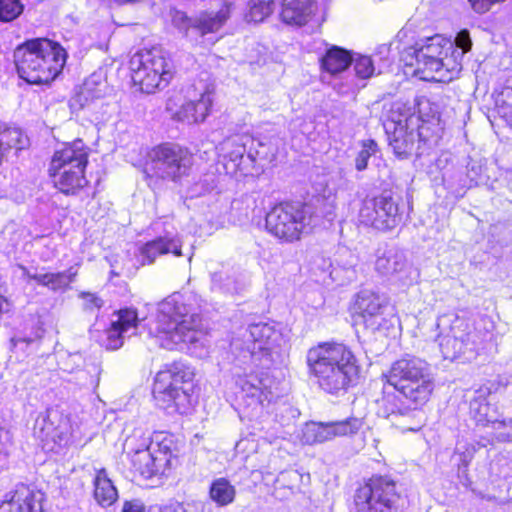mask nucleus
<instances>
[{"label":"nucleus","instance_id":"obj_25","mask_svg":"<svg viewBox=\"0 0 512 512\" xmlns=\"http://www.w3.org/2000/svg\"><path fill=\"white\" fill-rule=\"evenodd\" d=\"M255 143L257 147H264L266 145L249 135H236L221 144V151L224 153L225 158H228L236 167H239L245 153H247V157L252 161L257 156L265 155V153L256 148Z\"/></svg>","mask_w":512,"mask_h":512},{"label":"nucleus","instance_id":"obj_23","mask_svg":"<svg viewBox=\"0 0 512 512\" xmlns=\"http://www.w3.org/2000/svg\"><path fill=\"white\" fill-rule=\"evenodd\" d=\"M159 446L160 443L158 442H150L147 445L144 440L140 447L134 449L133 439L129 438L124 444V449L130 455L134 469L143 477L150 478L158 472L163 460L159 455H156V447Z\"/></svg>","mask_w":512,"mask_h":512},{"label":"nucleus","instance_id":"obj_10","mask_svg":"<svg viewBox=\"0 0 512 512\" xmlns=\"http://www.w3.org/2000/svg\"><path fill=\"white\" fill-rule=\"evenodd\" d=\"M131 78L147 94L163 89L174 74V66L161 50L153 48L135 53L130 59Z\"/></svg>","mask_w":512,"mask_h":512},{"label":"nucleus","instance_id":"obj_7","mask_svg":"<svg viewBox=\"0 0 512 512\" xmlns=\"http://www.w3.org/2000/svg\"><path fill=\"white\" fill-rule=\"evenodd\" d=\"M436 327L440 351L445 359L471 361L476 358L482 338L466 319L446 313L438 317Z\"/></svg>","mask_w":512,"mask_h":512},{"label":"nucleus","instance_id":"obj_3","mask_svg":"<svg viewBox=\"0 0 512 512\" xmlns=\"http://www.w3.org/2000/svg\"><path fill=\"white\" fill-rule=\"evenodd\" d=\"M190 299L175 293L160 303L156 337L165 349H190L204 337L201 316L191 306Z\"/></svg>","mask_w":512,"mask_h":512},{"label":"nucleus","instance_id":"obj_59","mask_svg":"<svg viewBox=\"0 0 512 512\" xmlns=\"http://www.w3.org/2000/svg\"><path fill=\"white\" fill-rule=\"evenodd\" d=\"M72 512H75V511H72Z\"/></svg>","mask_w":512,"mask_h":512},{"label":"nucleus","instance_id":"obj_50","mask_svg":"<svg viewBox=\"0 0 512 512\" xmlns=\"http://www.w3.org/2000/svg\"><path fill=\"white\" fill-rule=\"evenodd\" d=\"M145 504L140 499L126 500L123 503L121 512H144Z\"/></svg>","mask_w":512,"mask_h":512},{"label":"nucleus","instance_id":"obj_42","mask_svg":"<svg viewBox=\"0 0 512 512\" xmlns=\"http://www.w3.org/2000/svg\"><path fill=\"white\" fill-rule=\"evenodd\" d=\"M352 64L355 78L366 80L374 75L375 67L369 56L358 55L356 58H353Z\"/></svg>","mask_w":512,"mask_h":512},{"label":"nucleus","instance_id":"obj_46","mask_svg":"<svg viewBox=\"0 0 512 512\" xmlns=\"http://www.w3.org/2000/svg\"><path fill=\"white\" fill-rule=\"evenodd\" d=\"M42 334L43 330L39 328L29 336L16 335L10 340L11 347L24 350V347H27L30 344H33L35 341L39 340L42 337Z\"/></svg>","mask_w":512,"mask_h":512},{"label":"nucleus","instance_id":"obj_32","mask_svg":"<svg viewBox=\"0 0 512 512\" xmlns=\"http://www.w3.org/2000/svg\"><path fill=\"white\" fill-rule=\"evenodd\" d=\"M77 274V268L72 266L62 272L43 273L41 277H34V281L53 292L66 291L70 284L75 281Z\"/></svg>","mask_w":512,"mask_h":512},{"label":"nucleus","instance_id":"obj_27","mask_svg":"<svg viewBox=\"0 0 512 512\" xmlns=\"http://www.w3.org/2000/svg\"><path fill=\"white\" fill-rule=\"evenodd\" d=\"M29 138L19 127L0 123V166L8 160L12 150L20 151L28 147Z\"/></svg>","mask_w":512,"mask_h":512},{"label":"nucleus","instance_id":"obj_18","mask_svg":"<svg viewBox=\"0 0 512 512\" xmlns=\"http://www.w3.org/2000/svg\"><path fill=\"white\" fill-rule=\"evenodd\" d=\"M33 434L50 450L65 446L70 437L69 419L58 410H47L36 418Z\"/></svg>","mask_w":512,"mask_h":512},{"label":"nucleus","instance_id":"obj_2","mask_svg":"<svg viewBox=\"0 0 512 512\" xmlns=\"http://www.w3.org/2000/svg\"><path fill=\"white\" fill-rule=\"evenodd\" d=\"M307 365L318 387L331 395H343L360 382L359 361L342 343H322L309 349Z\"/></svg>","mask_w":512,"mask_h":512},{"label":"nucleus","instance_id":"obj_20","mask_svg":"<svg viewBox=\"0 0 512 512\" xmlns=\"http://www.w3.org/2000/svg\"><path fill=\"white\" fill-rule=\"evenodd\" d=\"M268 378H259L254 375L240 377L237 384L241 388V397L246 409H250V416L259 415L263 408L269 405L276 397L268 387Z\"/></svg>","mask_w":512,"mask_h":512},{"label":"nucleus","instance_id":"obj_22","mask_svg":"<svg viewBox=\"0 0 512 512\" xmlns=\"http://www.w3.org/2000/svg\"><path fill=\"white\" fill-rule=\"evenodd\" d=\"M44 493L33 486L18 484L6 495L0 512H42Z\"/></svg>","mask_w":512,"mask_h":512},{"label":"nucleus","instance_id":"obj_15","mask_svg":"<svg viewBox=\"0 0 512 512\" xmlns=\"http://www.w3.org/2000/svg\"><path fill=\"white\" fill-rule=\"evenodd\" d=\"M391 119L385 124L389 146L394 154L401 159H406L413 154L420 155L421 146L418 143L415 127L420 122V117L410 112L404 104H395Z\"/></svg>","mask_w":512,"mask_h":512},{"label":"nucleus","instance_id":"obj_16","mask_svg":"<svg viewBox=\"0 0 512 512\" xmlns=\"http://www.w3.org/2000/svg\"><path fill=\"white\" fill-rule=\"evenodd\" d=\"M222 1L223 6L218 11H202L194 17H189L180 10H172V24L191 40H197L208 33L217 32L230 17V10L235 0Z\"/></svg>","mask_w":512,"mask_h":512},{"label":"nucleus","instance_id":"obj_49","mask_svg":"<svg viewBox=\"0 0 512 512\" xmlns=\"http://www.w3.org/2000/svg\"><path fill=\"white\" fill-rule=\"evenodd\" d=\"M472 9L479 14L486 13L495 4L505 2L506 0H468Z\"/></svg>","mask_w":512,"mask_h":512},{"label":"nucleus","instance_id":"obj_29","mask_svg":"<svg viewBox=\"0 0 512 512\" xmlns=\"http://www.w3.org/2000/svg\"><path fill=\"white\" fill-rule=\"evenodd\" d=\"M173 253L182 255L181 242L178 238L158 237L144 244L140 249L142 264H152L160 255Z\"/></svg>","mask_w":512,"mask_h":512},{"label":"nucleus","instance_id":"obj_9","mask_svg":"<svg viewBox=\"0 0 512 512\" xmlns=\"http://www.w3.org/2000/svg\"><path fill=\"white\" fill-rule=\"evenodd\" d=\"M87 163L88 152L81 139L57 150L49 169L54 186L66 195H75L88 184L84 175Z\"/></svg>","mask_w":512,"mask_h":512},{"label":"nucleus","instance_id":"obj_21","mask_svg":"<svg viewBox=\"0 0 512 512\" xmlns=\"http://www.w3.org/2000/svg\"><path fill=\"white\" fill-rule=\"evenodd\" d=\"M110 326L104 331L105 338L102 345L107 350H117L122 347L124 339L136 334L139 318L137 311L132 308H124L113 314Z\"/></svg>","mask_w":512,"mask_h":512},{"label":"nucleus","instance_id":"obj_56","mask_svg":"<svg viewBox=\"0 0 512 512\" xmlns=\"http://www.w3.org/2000/svg\"><path fill=\"white\" fill-rule=\"evenodd\" d=\"M9 310V303L8 301L0 295V315L4 312H7Z\"/></svg>","mask_w":512,"mask_h":512},{"label":"nucleus","instance_id":"obj_52","mask_svg":"<svg viewBox=\"0 0 512 512\" xmlns=\"http://www.w3.org/2000/svg\"><path fill=\"white\" fill-rule=\"evenodd\" d=\"M10 442V435H9V432L4 430L1 426H0V452H2L6 445Z\"/></svg>","mask_w":512,"mask_h":512},{"label":"nucleus","instance_id":"obj_58","mask_svg":"<svg viewBox=\"0 0 512 512\" xmlns=\"http://www.w3.org/2000/svg\"><path fill=\"white\" fill-rule=\"evenodd\" d=\"M87 99L92 104L95 100H98L99 98H96V96H92L90 92H88Z\"/></svg>","mask_w":512,"mask_h":512},{"label":"nucleus","instance_id":"obj_44","mask_svg":"<svg viewBox=\"0 0 512 512\" xmlns=\"http://www.w3.org/2000/svg\"><path fill=\"white\" fill-rule=\"evenodd\" d=\"M84 364L85 359L80 353L67 354L59 361L60 369L67 373H78Z\"/></svg>","mask_w":512,"mask_h":512},{"label":"nucleus","instance_id":"obj_47","mask_svg":"<svg viewBox=\"0 0 512 512\" xmlns=\"http://www.w3.org/2000/svg\"><path fill=\"white\" fill-rule=\"evenodd\" d=\"M88 92L89 90H87V87L80 86L79 90L69 101L70 108L73 110H79L91 105L87 99Z\"/></svg>","mask_w":512,"mask_h":512},{"label":"nucleus","instance_id":"obj_36","mask_svg":"<svg viewBox=\"0 0 512 512\" xmlns=\"http://www.w3.org/2000/svg\"><path fill=\"white\" fill-rule=\"evenodd\" d=\"M470 412L478 425L499 424L505 426L504 420H500L496 408L485 400H473L470 402Z\"/></svg>","mask_w":512,"mask_h":512},{"label":"nucleus","instance_id":"obj_37","mask_svg":"<svg viewBox=\"0 0 512 512\" xmlns=\"http://www.w3.org/2000/svg\"><path fill=\"white\" fill-rule=\"evenodd\" d=\"M275 7V0H250L246 17L248 21L262 22L273 13Z\"/></svg>","mask_w":512,"mask_h":512},{"label":"nucleus","instance_id":"obj_24","mask_svg":"<svg viewBox=\"0 0 512 512\" xmlns=\"http://www.w3.org/2000/svg\"><path fill=\"white\" fill-rule=\"evenodd\" d=\"M418 114L420 122L415 127L416 137L420 146L436 145L440 138V122L438 112L433 110L428 100H420L417 102Z\"/></svg>","mask_w":512,"mask_h":512},{"label":"nucleus","instance_id":"obj_30","mask_svg":"<svg viewBox=\"0 0 512 512\" xmlns=\"http://www.w3.org/2000/svg\"><path fill=\"white\" fill-rule=\"evenodd\" d=\"M353 56L350 51L332 45L320 58L321 68L331 76H338L352 65Z\"/></svg>","mask_w":512,"mask_h":512},{"label":"nucleus","instance_id":"obj_33","mask_svg":"<svg viewBox=\"0 0 512 512\" xmlns=\"http://www.w3.org/2000/svg\"><path fill=\"white\" fill-rule=\"evenodd\" d=\"M236 497V488L224 477L214 479L209 486V498L218 507L232 504Z\"/></svg>","mask_w":512,"mask_h":512},{"label":"nucleus","instance_id":"obj_55","mask_svg":"<svg viewBox=\"0 0 512 512\" xmlns=\"http://www.w3.org/2000/svg\"><path fill=\"white\" fill-rule=\"evenodd\" d=\"M19 268L22 271L23 277L27 278L28 280H34V277H41L42 273H31L25 266L20 265Z\"/></svg>","mask_w":512,"mask_h":512},{"label":"nucleus","instance_id":"obj_51","mask_svg":"<svg viewBox=\"0 0 512 512\" xmlns=\"http://www.w3.org/2000/svg\"><path fill=\"white\" fill-rule=\"evenodd\" d=\"M159 512H188L182 502L170 500L159 507Z\"/></svg>","mask_w":512,"mask_h":512},{"label":"nucleus","instance_id":"obj_39","mask_svg":"<svg viewBox=\"0 0 512 512\" xmlns=\"http://www.w3.org/2000/svg\"><path fill=\"white\" fill-rule=\"evenodd\" d=\"M495 103L500 115L512 109V68L507 72L504 85L498 92Z\"/></svg>","mask_w":512,"mask_h":512},{"label":"nucleus","instance_id":"obj_45","mask_svg":"<svg viewBox=\"0 0 512 512\" xmlns=\"http://www.w3.org/2000/svg\"><path fill=\"white\" fill-rule=\"evenodd\" d=\"M81 86L87 87L92 96L99 99L104 96L106 90V82L97 74L88 77Z\"/></svg>","mask_w":512,"mask_h":512},{"label":"nucleus","instance_id":"obj_57","mask_svg":"<svg viewBox=\"0 0 512 512\" xmlns=\"http://www.w3.org/2000/svg\"><path fill=\"white\" fill-rule=\"evenodd\" d=\"M502 118L505 119V121L511 126L512 128V109L507 111V112H503L502 115H500Z\"/></svg>","mask_w":512,"mask_h":512},{"label":"nucleus","instance_id":"obj_53","mask_svg":"<svg viewBox=\"0 0 512 512\" xmlns=\"http://www.w3.org/2000/svg\"><path fill=\"white\" fill-rule=\"evenodd\" d=\"M480 167H476L474 164L468 169L467 176L470 178L471 183L477 184V176L479 175Z\"/></svg>","mask_w":512,"mask_h":512},{"label":"nucleus","instance_id":"obj_35","mask_svg":"<svg viewBox=\"0 0 512 512\" xmlns=\"http://www.w3.org/2000/svg\"><path fill=\"white\" fill-rule=\"evenodd\" d=\"M211 286L215 291L231 295L239 293L243 288V284L238 279L236 272L229 269L212 273Z\"/></svg>","mask_w":512,"mask_h":512},{"label":"nucleus","instance_id":"obj_19","mask_svg":"<svg viewBox=\"0 0 512 512\" xmlns=\"http://www.w3.org/2000/svg\"><path fill=\"white\" fill-rule=\"evenodd\" d=\"M361 419L349 417L341 421L311 422L306 424L303 431V440L312 445L330 441L335 437L352 436L362 427Z\"/></svg>","mask_w":512,"mask_h":512},{"label":"nucleus","instance_id":"obj_48","mask_svg":"<svg viewBox=\"0 0 512 512\" xmlns=\"http://www.w3.org/2000/svg\"><path fill=\"white\" fill-rule=\"evenodd\" d=\"M79 296L83 299L86 310H98L104 305V300L94 293L81 292Z\"/></svg>","mask_w":512,"mask_h":512},{"label":"nucleus","instance_id":"obj_11","mask_svg":"<svg viewBox=\"0 0 512 512\" xmlns=\"http://www.w3.org/2000/svg\"><path fill=\"white\" fill-rule=\"evenodd\" d=\"M452 49V43L446 41L440 35L428 38L424 44L416 43L410 47L408 55L415 59V72L420 78L428 80L435 79L434 73L444 77L442 71L458 73L461 70V63L452 59L448 53Z\"/></svg>","mask_w":512,"mask_h":512},{"label":"nucleus","instance_id":"obj_4","mask_svg":"<svg viewBox=\"0 0 512 512\" xmlns=\"http://www.w3.org/2000/svg\"><path fill=\"white\" fill-rule=\"evenodd\" d=\"M66 59L65 49L47 38L27 40L14 51L18 75L29 84H49L61 73Z\"/></svg>","mask_w":512,"mask_h":512},{"label":"nucleus","instance_id":"obj_26","mask_svg":"<svg viewBox=\"0 0 512 512\" xmlns=\"http://www.w3.org/2000/svg\"><path fill=\"white\" fill-rule=\"evenodd\" d=\"M387 299L371 289H362L355 295L353 310L366 325L374 326V320L382 315Z\"/></svg>","mask_w":512,"mask_h":512},{"label":"nucleus","instance_id":"obj_6","mask_svg":"<svg viewBox=\"0 0 512 512\" xmlns=\"http://www.w3.org/2000/svg\"><path fill=\"white\" fill-rule=\"evenodd\" d=\"M193 373L174 363L156 374L153 396L159 408L168 414H186L192 406Z\"/></svg>","mask_w":512,"mask_h":512},{"label":"nucleus","instance_id":"obj_41","mask_svg":"<svg viewBox=\"0 0 512 512\" xmlns=\"http://www.w3.org/2000/svg\"><path fill=\"white\" fill-rule=\"evenodd\" d=\"M24 10L19 0H0V21L11 22L18 18Z\"/></svg>","mask_w":512,"mask_h":512},{"label":"nucleus","instance_id":"obj_12","mask_svg":"<svg viewBox=\"0 0 512 512\" xmlns=\"http://www.w3.org/2000/svg\"><path fill=\"white\" fill-rule=\"evenodd\" d=\"M357 512H401L404 499L388 476H373L355 494Z\"/></svg>","mask_w":512,"mask_h":512},{"label":"nucleus","instance_id":"obj_5","mask_svg":"<svg viewBox=\"0 0 512 512\" xmlns=\"http://www.w3.org/2000/svg\"><path fill=\"white\" fill-rule=\"evenodd\" d=\"M324 202L321 197H315L308 203H281L273 207L266 215L265 226L269 233L284 242H294L300 239L318 224L322 213L319 205Z\"/></svg>","mask_w":512,"mask_h":512},{"label":"nucleus","instance_id":"obj_28","mask_svg":"<svg viewBox=\"0 0 512 512\" xmlns=\"http://www.w3.org/2000/svg\"><path fill=\"white\" fill-rule=\"evenodd\" d=\"M314 10L313 0H283L281 18L287 24L302 26L310 20Z\"/></svg>","mask_w":512,"mask_h":512},{"label":"nucleus","instance_id":"obj_54","mask_svg":"<svg viewBox=\"0 0 512 512\" xmlns=\"http://www.w3.org/2000/svg\"><path fill=\"white\" fill-rule=\"evenodd\" d=\"M168 451H169V447L167 445L160 444L159 447H156V455H159L162 459H164V460H162V462L168 461V458H167Z\"/></svg>","mask_w":512,"mask_h":512},{"label":"nucleus","instance_id":"obj_40","mask_svg":"<svg viewBox=\"0 0 512 512\" xmlns=\"http://www.w3.org/2000/svg\"><path fill=\"white\" fill-rule=\"evenodd\" d=\"M472 47V40L468 30L463 29L459 31L455 37V47L452 45L451 52L452 59H455L461 63L463 55L470 51Z\"/></svg>","mask_w":512,"mask_h":512},{"label":"nucleus","instance_id":"obj_13","mask_svg":"<svg viewBox=\"0 0 512 512\" xmlns=\"http://www.w3.org/2000/svg\"><path fill=\"white\" fill-rule=\"evenodd\" d=\"M403 215L402 198L391 191H384L377 196L364 199L358 217L363 225L387 232L403 222Z\"/></svg>","mask_w":512,"mask_h":512},{"label":"nucleus","instance_id":"obj_17","mask_svg":"<svg viewBox=\"0 0 512 512\" xmlns=\"http://www.w3.org/2000/svg\"><path fill=\"white\" fill-rule=\"evenodd\" d=\"M375 257L374 268L380 276L403 286L410 285L416 280L417 271L408 263L404 252L398 247H379Z\"/></svg>","mask_w":512,"mask_h":512},{"label":"nucleus","instance_id":"obj_38","mask_svg":"<svg viewBox=\"0 0 512 512\" xmlns=\"http://www.w3.org/2000/svg\"><path fill=\"white\" fill-rule=\"evenodd\" d=\"M101 372L102 369L99 363H85L84 369L78 370V384L87 388H96L99 385Z\"/></svg>","mask_w":512,"mask_h":512},{"label":"nucleus","instance_id":"obj_43","mask_svg":"<svg viewBox=\"0 0 512 512\" xmlns=\"http://www.w3.org/2000/svg\"><path fill=\"white\" fill-rule=\"evenodd\" d=\"M378 150V145L374 140H367L363 143L362 149L359 151L355 159V167L358 171H363L367 168L369 158L374 155Z\"/></svg>","mask_w":512,"mask_h":512},{"label":"nucleus","instance_id":"obj_34","mask_svg":"<svg viewBox=\"0 0 512 512\" xmlns=\"http://www.w3.org/2000/svg\"><path fill=\"white\" fill-rule=\"evenodd\" d=\"M94 498L103 507L112 505L118 498V492L104 469L94 479Z\"/></svg>","mask_w":512,"mask_h":512},{"label":"nucleus","instance_id":"obj_1","mask_svg":"<svg viewBox=\"0 0 512 512\" xmlns=\"http://www.w3.org/2000/svg\"><path fill=\"white\" fill-rule=\"evenodd\" d=\"M384 376L395 392L384 394L380 402L383 416L391 418L403 431H417L422 425L420 408L434 390L429 364L406 354L394 361Z\"/></svg>","mask_w":512,"mask_h":512},{"label":"nucleus","instance_id":"obj_14","mask_svg":"<svg viewBox=\"0 0 512 512\" xmlns=\"http://www.w3.org/2000/svg\"><path fill=\"white\" fill-rule=\"evenodd\" d=\"M192 164L188 150L175 144H162L148 153L144 172L148 176L177 181L188 175Z\"/></svg>","mask_w":512,"mask_h":512},{"label":"nucleus","instance_id":"obj_8","mask_svg":"<svg viewBox=\"0 0 512 512\" xmlns=\"http://www.w3.org/2000/svg\"><path fill=\"white\" fill-rule=\"evenodd\" d=\"M285 344L282 333L268 323L250 324L238 337L233 338V350L247 353L256 365L269 368L281 360Z\"/></svg>","mask_w":512,"mask_h":512},{"label":"nucleus","instance_id":"obj_31","mask_svg":"<svg viewBox=\"0 0 512 512\" xmlns=\"http://www.w3.org/2000/svg\"><path fill=\"white\" fill-rule=\"evenodd\" d=\"M212 105V93L205 86L199 99L189 100L181 108V114L188 122H202L209 114Z\"/></svg>","mask_w":512,"mask_h":512}]
</instances>
